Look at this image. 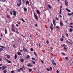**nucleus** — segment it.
<instances>
[{
    "mask_svg": "<svg viewBox=\"0 0 73 73\" xmlns=\"http://www.w3.org/2000/svg\"><path fill=\"white\" fill-rule=\"evenodd\" d=\"M65 46V44H63V47H64V48L65 50V51L66 52L67 50H68V49H67V48H66V47Z\"/></svg>",
    "mask_w": 73,
    "mask_h": 73,
    "instance_id": "obj_1",
    "label": "nucleus"
},
{
    "mask_svg": "<svg viewBox=\"0 0 73 73\" xmlns=\"http://www.w3.org/2000/svg\"><path fill=\"white\" fill-rule=\"evenodd\" d=\"M23 49L24 52H26L27 53L28 52V49H27L24 48H23Z\"/></svg>",
    "mask_w": 73,
    "mask_h": 73,
    "instance_id": "obj_2",
    "label": "nucleus"
},
{
    "mask_svg": "<svg viewBox=\"0 0 73 73\" xmlns=\"http://www.w3.org/2000/svg\"><path fill=\"white\" fill-rule=\"evenodd\" d=\"M65 5L66 6H68V2L67 1L65 0L64 1Z\"/></svg>",
    "mask_w": 73,
    "mask_h": 73,
    "instance_id": "obj_3",
    "label": "nucleus"
},
{
    "mask_svg": "<svg viewBox=\"0 0 73 73\" xmlns=\"http://www.w3.org/2000/svg\"><path fill=\"white\" fill-rule=\"evenodd\" d=\"M34 16L35 17V19L37 20H38V18H37V16L36 15V14H35V13H34Z\"/></svg>",
    "mask_w": 73,
    "mask_h": 73,
    "instance_id": "obj_4",
    "label": "nucleus"
},
{
    "mask_svg": "<svg viewBox=\"0 0 73 73\" xmlns=\"http://www.w3.org/2000/svg\"><path fill=\"white\" fill-rule=\"evenodd\" d=\"M2 70H4V69H5V68H7V66H3L2 67Z\"/></svg>",
    "mask_w": 73,
    "mask_h": 73,
    "instance_id": "obj_5",
    "label": "nucleus"
},
{
    "mask_svg": "<svg viewBox=\"0 0 73 73\" xmlns=\"http://www.w3.org/2000/svg\"><path fill=\"white\" fill-rule=\"evenodd\" d=\"M52 63L53 65H56V64L55 62H54V60H53L52 61Z\"/></svg>",
    "mask_w": 73,
    "mask_h": 73,
    "instance_id": "obj_6",
    "label": "nucleus"
},
{
    "mask_svg": "<svg viewBox=\"0 0 73 73\" xmlns=\"http://www.w3.org/2000/svg\"><path fill=\"white\" fill-rule=\"evenodd\" d=\"M15 30H16V31H15V32L18 35V34H19V32L18 31V29H17V28H15Z\"/></svg>",
    "mask_w": 73,
    "mask_h": 73,
    "instance_id": "obj_7",
    "label": "nucleus"
},
{
    "mask_svg": "<svg viewBox=\"0 0 73 73\" xmlns=\"http://www.w3.org/2000/svg\"><path fill=\"white\" fill-rule=\"evenodd\" d=\"M52 22L54 24V25H56V23H55V20H54V19H53Z\"/></svg>",
    "mask_w": 73,
    "mask_h": 73,
    "instance_id": "obj_8",
    "label": "nucleus"
},
{
    "mask_svg": "<svg viewBox=\"0 0 73 73\" xmlns=\"http://www.w3.org/2000/svg\"><path fill=\"white\" fill-rule=\"evenodd\" d=\"M11 31H12V32H15V29L14 28H12L11 29Z\"/></svg>",
    "mask_w": 73,
    "mask_h": 73,
    "instance_id": "obj_9",
    "label": "nucleus"
},
{
    "mask_svg": "<svg viewBox=\"0 0 73 73\" xmlns=\"http://www.w3.org/2000/svg\"><path fill=\"white\" fill-rule=\"evenodd\" d=\"M29 4V1H28V0H27V1H26V4H25L26 5H27L28 4Z\"/></svg>",
    "mask_w": 73,
    "mask_h": 73,
    "instance_id": "obj_10",
    "label": "nucleus"
},
{
    "mask_svg": "<svg viewBox=\"0 0 73 73\" xmlns=\"http://www.w3.org/2000/svg\"><path fill=\"white\" fill-rule=\"evenodd\" d=\"M36 12H37V13H38L39 15H41V12H39L38 10H37Z\"/></svg>",
    "mask_w": 73,
    "mask_h": 73,
    "instance_id": "obj_11",
    "label": "nucleus"
},
{
    "mask_svg": "<svg viewBox=\"0 0 73 73\" xmlns=\"http://www.w3.org/2000/svg\"><path fill=\"white\" fill-rule=\"evenodd\" d=\"M24 65L22 66V68H20V70L23 71V69H24Z\"/></svg>",
    "mask_w": 73,
    "mask_h": 73,
    "instance_id": "obj_12",
    "label": "nucleus"
},
{
    "mask_svg": "<svg viewBox=\"0 0 73 73\" xmlns=\"http://www.w3.org/2000/svg\"><path fill=\"white\" fill-rule=\"evenodd\" d=\"M60 25L61 27H63V23L62 22H60Z\"/></svg>",
    "mask_w": 73,
    "mask_h": 73,
    "instance_id": "obj_13",
    "label": "nucleus"
},
{
    "mask_svg": "<svg viewBox=\"0 0 73 73\" xmlns=\"http://www.w3.org/2000/svg\"><path fill=\"white\" fill-rule=\"evenodd\" d=\"M73 15V13L72 12V13H68V16H71V15Z\"/></svg>",
    "mask_w": 73,
    "mask_h": 73,
    "instance_id": "obj_14",
    "label": "nucleus"
},
{
    "mask_svg": "<svg viewBox=\"0 0 73 73\" xmlns=\"http://www.w3.org/2000/svg\"><path fill=\"white\" fill-rule=\"evenodd\" d=\"M17 54L18 55L20 56V55H21V53L20 52H17Z\"/></svg>",
    "mask_w": 73,
    "mask_h": 73,
    "instance_id": "obj_15",
    "label": "nucleus"
},
{
    "mask_svg": "<svg viewBox=\"0 0 73 73\" xmlns=\"http://www.w3.org/2000/svg\"><path fill=\"white\" fill-rule=\"evenodd\" d=\"M13 15L15 16H16V11H14L13 12Z\"/></svg>",
    "mask_w": 73,
    "mask_h": 73,
    "instance_id": "obj_16",
    "label": "nucleus"
},
{
    "mask_svg": "<svg viewBox=\"0 0 73 73\" xmlns=\"http://www.w3.org/2000/svg\"><path fill=\"white\" fill-rule=\"evenodd\" d=\"M27 66H29V67H31L33 66H32V65H31V64H27Z\"/></svg>",
    "mask_w": 73,
    "mask_h": 73,
    "instance_id": "obj_17",
    "label": "nucleus"
},
{
    "mask_svg": "<svg viewBox=\"0 0 73 73\" xmlns=\"http://www.w3.org/2000/svg\"><path fill=\"white\" fill-rule=\"evenodd\" d=\"M23 9L25 12H26V11H27V8L26 7H24L23 8Z\"/></svg>",
    "mask_w": 73,
    "mask_h": 73,
    "instance_id": "obj_18",
    "label": "nucleus"
},
{
    "mask_svg": "<svg viewBox=\"0 0 73 73\" xmlns=\"http://www.w3.org/2000/svg\"><path fill=\"white\" fill-rule=\"evenodd\" d=\"M48 7L49 9H52V7H51V6L50 5H48Z\"/></svg>",
    "mask_w": 73,
    "mask_h": 73,
    "instance_id": "obj_19",
    "label": "nucleus"
},
{
    "mask_svg": "<svg viewBox=\"0 0 73 73\" xmlns=\"http://www.w3.org/2000/svg\"><path fill=\"white\" fill-rule=\"evenodd\" d=\"M69 31L71 32H73V29H71V28H70V29L69 30Z\"/></svg>",
    "mask_w": 73,
    "mask_h": 73,
    "instance_id": "obj_20",
    "label": "nucleus"
},
{
    "mask_svg": "<svg viewBox=\"0 0 73 73\" xmlns=\"http://www.w3.org/2000/svg\"><path fill=\"white\" fill-rule=\"evenodd\" d=\"M61 12H62V9H60L59 11L60 13L59 14V15H61Z\"/></svg>",
    "mask_w": 73,
    "mask_h": 73,
    "instance_id": "obj_21",
    "label": "nucleus"
},
{
    "mask_svg": "<svg viewBox=\"0 0 73 73\" xmlns=\"http://www.w3.org/2000/svg\"><path fill=\"white\" fill-rule=\"evenodd\" d=\"M5 34H7V33L8 30L7 29H6V28L5 29Z\"/></svg>",
    "mask_w": 73,
    "mask_h": 73,
    "instance_id": "obj_22",
    "label": "nucleus"
},
{
    "mask_svg": "<svg viewBox=\"0 0 73 73\" xmlns=\"http://www.w3.org/2000/svg\"><path fill=\"white\" fill-rule=\"evenodd\" d=\"M66 11H68V12H71L70 10H69V9H66Z\"/></svg>",
    "mask_w": 73,
    "mask_h": 73,
    "instance_id": "obj_23",
    "label": "nucleus"
},
{
    "mask_svg": "<svg viewBox=\"0 0 73 73\" xmlns=\"http://www.w3.org/2000/svg\"><path fill=\"white\" fill-rule=\"evenodd\" d=\"M17 5L18 6H20L21 5V3H17Z\"/></svg>",
    "mask_w": 73,
    "mask_h": 73,
    "instance_id": "obj_24",
    "label": "nucleus"
},
{
    "mask_svg": "<svg viewBox=\"0 0 73 73\" xmlns=\"http://www.w3.org/2000/svg\"><path fill=\"white\" fill-rule=\"evenodd\" d=\"M0 1L3 2H5L6 1L5 0H0Z\"/></svg>",
    "mask_w": 73,
    "mask_h": 73,
    "instance_id": "obj_25",
    "label": "nucleus"
},
{
    "mask_svg": "<svg viewBox=\"0 0 73 73\" xmlns=\"http://www.w3.org/2000/svg\"><path fill=\"white\" fill-rule=\"evenodd\" d=\"M3 72L4 73H7V70H4Z\"/></svg>",
    "mask_w": 73,
    "mask_h": 73,
    "instance_id": "obj_26",
    "label": "nucleus"
},
{
    "mask_svg": "<svg viewBox=\"0 0 73 73\" xmlns=\"http://www.w3.org/2000/svg\"><path fill=\"white\" fill-rule=\"evenodd\" d=\"M17 55L15 54V60H16V58H17Z\"/></svg>",
    "mask_w": 73,
    "mask_h": 73,
    "instance_id": "obj_27",
    "label": "nucleus"
},
{
    "mask_svg": "<svg viewBox=\"0 0 73 73\" xmlns=\"http://www.w3.org/2000/svg\"><path fill=\"white\" fill-rule=\"evenodd\" d=\"M50 28L51 29L52 31L53 30V27H52V26H50Z\"/></svg>",
    "mask_w": 73,
    "mask_h": 73,
    "instance_id": "obj_28",
    "label": "nucleus"
},
{
    "mask_svg": "<svg viewBox=\"0 0 73 73\" xmlns=\"http://www.w3.org/2000/svg\"><path fill=\"white\" fill-rule=\"evenodd\" d=\"M18 3H21V0H18Z\"/></svg>",
    "mask_w": 73,
    "mask_h": 73,
    "instance_id": "obj_29",
    "label": "nucleus"
},
{
    "mask_svg": "<svg viewBox=\"0 0 73 73\" xmlns=\"http://www.w3.org/2000/svg\"><path fill=\"white\" fill-rule=\"evenodd\" d=\"M66 42H67V43H70V44H71V43L70 42H69V41L68 40H66Z\"/></svg>",
    "mask_w": 73,
    "mask_h": 73,
    "instance_id": "obj_30",
    "label": "nucleus"
},
{
    "mask_svg": "<svg viewBox=\"0 0 73 73\" xmlns=\"http://www.w3.org/2000/svg\"><path fill=\"white\" fill-rule=\"evenodd\" d=\"M34 53L35 55V56H37V54H36V52H34Z\"/></svg>",
    "mask_w": 73,
    "mask_h": 73,
    "instance_id": "obj_31",
    "label": "nucleus"
},
{
    "mask_svg": "<svg viewBox=\"0 0 73 73\" xmlns=\"http://www.w3.org/2000/svg\"><path fill=\"white\" fill-rule=\"evenodd\" d=\"M21 20H22L23 23H25V21L24 20V19H21Z\"/></svg>",
    "mask_w": 73,
    "mask_h": 73,
    "instance_id": "obj_32",
    "label": "nucleus"
},
{
    "mask_svg": "<svg viewBox=\"0 0 73 73\" xmlns=\"http://www.w3.org/2000/svg\"><path fill=\"white\" fill-rule=\"evenodd\" d=\"M49 70H52V67H50L49 68Z\"/></svg>",
    "mask_w": 73,
    "mask_h": 73,
    "instance_id": "obj_33",
    "label": "nucleus"
},
{
    "mask_svg": "<svg viewBox=\"0 0 73 73\" xmlns=\"http://www.w3.org/2000/svg\"><path fill=\"white\" fill-rule=\"evenodd\" d=\"M30 58V56L29 55L27 56L26 57V58Z\"/></svg>",
    "mask_w": 73,
    "mask_h": 73,
    "instance_id": "obj_34",
    "label": "nucleus"
},
{
    "mask_svg": "<svg viewBox=\"0 0 73 73\" xmlns=\"http://www.w3.org/2000/svg\"><path fill=\"white\" fill-rule=\"evenodd\" d=\"M3 50V48H0V51H2Z\"/></svg>",
    "mask_w": 73,
    "mask_h": 73,
    "instance_id": "obj_35",
    "label": "nucleus"
},
{
    "mask_svg": "<svg viewBox=\"0 0 73 73\" xmlns=\"http://www.w3.org/2000/svg\"><path fill=\"white\" fill-rule=\"evenodd\" d=\"M60 41H64V39H63V38H60Z\"/></svg>",
    "mask_w": 73,
    "mask_h": 73,
    "instance_id": "obj_36",
    "label": "nucleus"
},
{
    "mask_svg": "<svg viewBox=\"0 0 73 73\" xmlns=\"http://www.w3.org/2000/svg\"><path fill=\"white\" fill-rule=\"evenodd\" d=\"M7 62H8V63H11V62L8 60H7Z\"/></svg>",
    "mask_w": 73,
    "mask_h": 73,
    "instance_id": "obj_37",
    "label": "nucleus"
},
{
    "mask_svg": "<svg viewBox=\"0 0 73 73\" xmlns=\"http://www.w3.org/2000/svg\"><path fill=\"white\" fill-rule=\"evenodd\" d=\"M10 15H12L13 14V13H12V12H11V11H10Z\"/></svg>",
    "mask_w": 73,
    "mask_h": 73,
    "instance_id": "obj_38",
    "label": "nucleus"
},
{
    "mask_svg": "<svg viewBox=\"0 0 73 73\" xmlns=\"http://www.w3.org/2000/svg\"><path fill=\"white\" fill-rule=\"evenodd\" d=\"M0 47H1V48H5V47L1 46H0Z\"/></svg>",
    "mask_w": 73,
    "mask_h": 73,
    "instance_id": "obj_39",
    "label": "nucleus"
},
{
    "mask_svg": "<svg viewBox=\"0 0 73 73\" xmlns=\"http://www.w3.org/2000/svg\"><path fill=\"white\" fill-rule=\"evenodd\" d=\"M17 71H18V72H20V69H17Z\"/></svg>",
    "mask_w": 73,
    "mask_h": 73,
    "instance_id": "obj_40",
    "label": "nucleus"
},
{
    "mask_svg": "<svg viewBox=\"0 0 73 73\" xmlns=\"http://www.w3.org/2000/svg\"><path fill=\"white\" fill-rule=\"evenodd\" d=\"M13 47H14V48H15V44H13Z\"/></svg>",
    "mask_w": 73,
    "mask_h": 73,
    "instance_id": "obj_41",
    "label": "nucleus"
},
{
    "mask_svg": "<svg viewBox=\"0 0 73 73\" xmlns=\"http://www.w3.org/2000/svg\"><path fill=\"white\" fill-rule=\"evenodd\" d=\"M21 62H23V61H24V59H21Z\"/></svg>",
    "mask_w": 73,
    "mask_h": 73,
    "instance_id": "obj_42",
    "label": "nucleus"
},
{
    "mask_svg": "<svg viewBox=\"0 0 73 73\" xmlns=\"http://www.w3.org/2000/svg\"><path fill=\"white\" fill-rule=\"evenodd\" d=\"M56 28L57 29H60V27L58 26H56Z\"/></svg>",
    "mask_w": 73,
    "mask_h": 73,
    "instance_id": "obj_43",
    "label": "nucleus"
},
{
    "mask_svg": "<svg viewBox=\"0 0 73 73\" xmlns=\"http://www.w3.org/2000/svg\"><path fill=\"white\" fill-rule=\"evenodd\" d=\"M31 51H33V49L32 48H31Z\"/></svg>",
    "mask_w": 73,
    "mask_h": 73,
    "instance_id": "obj_44",
    "label": "nucleus"
},
{
    "mask_svg": "<svg viewBox=\"0 0 73 73\" xmlns=\"http://www.w3.org/2000/svg\"><path fill=\"white\" fill-rule=\"evenodd\" d=\"M7 18H10V17H9V15H7Z\"/></svg>",
    "mask_w": 73,
    "mask_h": 73,
    "instance_id": "obj_45",
    "label": "nucleus"
},
{
    "mask_svg": "<svg viewBox=\"0 0 73 73\" xmlns=\"http://www.w3.org/2000/svg\"><path fill=\"white\" fill-rule=\"evenodd\" d=\"M46 42L47 44H49V41H48V40H46Z\"/></svg>",
    "mask_w": 73,
    "mask_h": 73,
    "instance_id": "obj_46",
    "label": "nucleus"
},
{
    "mask_svg": "<svg viewBox=\"0 0 73 73\" xmlns=\"http://www.w3.org/2000/svg\"><path fill=\"white\" fill-rule=\"evenodd\" d=\"M23 1V3H26V2L25 1V0H22Z\"/></svg>",
    "mask_w": 73,
    "mask_h": 73,
    "instance_id": "obj_47",
    "label": "nucleus"
},
{
    "mask_svg": "<svg viewBox=\"0 0 73 73\" xmlns=\"http://www.w3.org/2000/svg\"><path fill=\"white\" fill-rule=\"evenodd\" d=\"M29 70L30 72H31L32 70L31 69H29Z\"/></svg>",
    "mask_w": 73,
    "mask_h": 73,
    "instance_id": "obj_48",
    "label": "nucleus"
},
{
    "mask_svg": "<svg viewBox=\"0 0 73 73\" xmlns=\"http://www.w3.org/2000/svg\"><path fill=\"white\" fill-rule=\"evenodd\" d=\"M73 24L72 23H70V25H72Z\"/></svg>",
    "mask_w": 73,
    "mask_h": 73,
    "instance_id": "obj_49",
    "label": "nucleus"
},
{
    "mask_svg": "<svg viewBox=\"0 0 73 73\" xmlns=\"http://www.w3.org/2000/svg\"><path fill=\"white\" fill-rule=\"evenodd\" d=\"M14 11H15L13 10H11V11L10 12H13Z\"/></svg>",
    "mask_w": 73,
    "mask_h": 73,
    "instance_id": "obj_50",
    "label": "nucleus"
},
{
    "mask_svg": "<svg viewBox=\"0 0 73 73\" xmlns=\"http://www.w3.org/2000/svg\"><path fill=\"white\" fill-rule=\"evenodd\" d=\"M69 27H70L71 28H73V27L72 26H69Z\"/></svg>",
    "mask_w": 73,
    "mask_h": 73,
    "instance_id": "obj_51",
    "label": "nucleus"
},
{
    "mask_svg": "<svg viewBox=\"0 0 73 73\" xmlns=\"http://www.w3.org/2000/svg\"><path fill=\"white\" fill-rule=\"evenodd\" d=\"M32 62L33 64H35V62L34 61H33Z\"/></svg>",
    "mask_w": 73,
    "mask_h": 73,
    "instance_id": "obj_52",
    "label": "nucleus"
},
{
    "mask_svg": "<svg viewBox=\"0 0 73 73\" xmlns=\"http://www.w3.org/2000/svg\"><path fill=\"white\" fill-rule=\"evenodd\" d=\"M46 70H47V71H49V68H46Z\"/></svg>",
    "mask_w": 73,
    "mask_h": 73,
    "instance_id": "obj_53",
    "label": "nucleus"
},
{
    "mask_svg": "<svg viewBox=\"0 0 73 73\" xmlns=\"http://www.w3.org/2000/svg\"><path fill=\"white\" fill-rule=\"evenodd\" d=\"M66 37H69V35H68V34L66 33Z\"/></svg>",
    "mask_w": 73,
    "mask_h": 73,
    "instance_id": "obj_54",
    "label": "nucleus"
},
{
    "mask_svg": "<svg viewBox=\"0 0 73 73\" xmlns=\"http://www.w3.org/2000/svg\"><path fill=\"white\" fill-rule=\"evenodd\" d=\"M51 25L52 27H53V24H52V23H51Z\"/></svg>",
    "mask_w": 73,
    "mask_h": 73,
    "instance_id": "obj_55",
    "label": "nucleus"
},
{
    "mask_svg": "<svg viewBox=\"0 0 73 73\" xmlns=\"http://www.w3.org/2000/svg\"><path fill=\"white\" fill-rule=\"evenodd\" d=\"M15 72V71H11V73H13Z\"/></svg>",
    "mask_w": 73,
    "mask_h": 73,
    "instance_id": "obj_56",
    "label": "nucleus"
},
{
    "mask_svg": "<svg viewBox=\"0 0 73 73\" xmlns=\"http://www.w3.org/2000/svg\"><path fill=\"white\" fill-rule=\"evenodd\" d=\"M32 59L33 60H35V59L33 58H32Z\"/></svg>",
    "mask_w": 73,
    "mask_h": 73,
    "instance_id": "obj_57",
    "label": "nucleus"
},
{
    "mask_svg": "<svg viewBox=\"0 0 73 73\" xmlns=\"http://www.w3.org/2000/svg\"><path fill=\"white\" fill-rule=\"evenodd\" d=\"M68 57H66V60H68Z\"/></svg>",
    "mask_w": 73,
    "mask_h": 73,
    "instance_id": "obj_58",
    "label": "nucleus"
},
{
    "mask_svg": "<svg viewBox=\"0 0 73 73\" xmlns=\"http://www.w3.org/2000/svg\"><path fill=\"white\" fill-rule=\"evenodd\" d=\"M20 50L21 52H23V50Z\"/></svg>",
    "mask_w": 73,
    "mask_h": 73,
    "instance_id": "obj_59",
    "label": "nucleus"
},
{
    "mask_svg": "<svg viewBox=\"0 0 73 73\" xmlns=\"http://www.w3.org/2000/svg\"><path fill=\"white\" fill-rule=\"evenodd\" d=\"M56 72L57 73H59V71H58V70H56Z\"/></svg>",
    "mask_w": 73,
    "mask_h": 73,
    "instance_id": "obj_60",
    "label": "nucleus"
},
{
    "mask_svg": "<svg viewBox=\"0 0 73 73\" xmlns=\"http://www.w3.org/2000/svg\"><path fill=\"white\" fill-rule=\"evenodd\" d=\"M12 28H14L15 27V25H13L12 26Z\"/></svg>",
    "mask_w": 73,
    "mask_h": 73,
    "instance_id": "obj_61",
    "label": "nucleus"
},
{
    "mask_svg": "<svg viewBox=\"0 0 73 73\" xmlns=\"http://www.w3.org/2000/svg\"><path fill=\"white\" fill-rule=\"evenodd\" d=\"M56 20H58V18L56 17Z\"/></svg>",
    "mask_w": 73,
    "mask_h": 73,
    "instance_id": "obj_62",
    "label": "nucleus"
},
{
    "mask_svg": "<svg viewBox=\"0 0 73 73\" xmlns=\"http://www.w3.org/2000/svg\"><path fill=\"white\" fill-rule=\"evenodd\" d=\"M35 26H36V27H38L37 24H35Z\"/></svg>",
    "mask_w": 73,
    "mask_h": 73,
    "instance_id": "obj_63",
    "label": "nucleus"
},
{
    "mask_svg": "<svg viewBox=\"0 0 73 73\" xmlns=\"http://www.w3.org/2000/svg\"><path fill=\"white\" fill-rule=\"evenodd\" d=\"M7 58H10V56H7Z\"/></svg>",
    "mask_w": 73,
    "mask_h": 73,
    "instance_id": "obj_64",
    "label": "nucleus"
}]
</instances>
